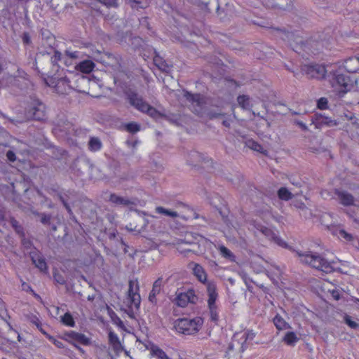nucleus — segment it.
Wrapping results in <instances>:
<instances>
[{
  "label": "nucleus",
  "instance_id": "nucleus-1",
  "mask_svg": "<svg viewBox=\"0 0 359 359\" xmlns=\"http://www.w3.org/2000/svg\"><path fill=\"white\" fill-rule=\"evenodd\" d=\"M311 122L317 129H321L323 127L341 126L350 133L353 137H359L358 119L351 111L344 112L337 119L332 118L323 114H316L312 117Z\"/></svg>",
  "mask_w": 359,
  "mask_h": 359
},
{
  "label": "nucleus",
  "instance_id": "nucleus-2",
  "mask_svg": "<svg viewBox=\"0 0 359 359\" xmlns=\"http://www.w3.org/2000/svg\"><path fill=\"white\" fill-rule=\"evenodd\" d=\"M296 254L302 263L308 264L319 271L329 273L337 270L334 261L328 262L316 252L311 251H296Z\"/></svg>",
  "mask_w": 359,
  "mask_h": 359
},
{
  "label": "nucleus",
  "instance_id": "nucleus-3",
  "mask_svg": "<svg viewBox=\"0 0 359 359\" xmlns=\"http://www.w3.org/2000/svg\"><path fill=\"white\" fill-rule=\"evenodd\" d=\"M203 323V320L200 317L194 319L181 318L175 322L174 327L179 333L190 335L197 333Z\"/></svg>",
  "mask_w": 359,
  "mask_h": 359
},
{
  "label": "nucleus",
  "instance_id": "nucleus-4",
  "mask_svg": "<svg viewBox=\"0 0 359 359\" xmlns=\"http://www.w3.org/2000/svg\"><path fill=\"white\" fill-rule=\"evenodd\" d=\"M245 335L239 334L233 335L226 351V356L228 357V359H240L241 354L245 350Z\"/></svg>",
  "mask_w": 359,
  "mask_h": 359
},
{
  "label": "nucleus",
  "instance_id": "nucleus-5",
  "mask_svg": "<svg viewBox=\"0 0 359 359\" xmlns=\"http://www.w3.org/2000/svg\"><path fill=\"white\" fill-rule=\"evenodd\" d=\"M332 198L344 207L359 206V197L355 198L348 191L341 188L333 190Z\"/></svg>",
  "mask_w": 359,
  "mask_h": 359
},
{
  "label": "nucleus",
  "instance_id": "nucleus-6",
  "mask_svg": "<svg viewBox=\"0 0 359 359\" xmlns=\"http://www.w3.org/2000/svg\"><path fill=\"white\" fill-rule=\"evenodd\" d=\"M206 286L208 296V304L210 309V318L213 321H217L219 317L215 304L217 298V287L213 282H208Z\"/></svg>",
  "mask_w": 359,
  "mask_h": 359
},
{
  "label": "nucleus",
  "instance_id": "nucleus-7",
  "mask_svg": "<svg viewBox=\"0 0 359 359\" xmlns=\"http://www.w3.org/2000/svg\"><path fill=\"white\" fill-rule=\"evenodd\" d=\"M349 78L339 72H336L333 75L331 81L332 86L338 91L339 96L347 92L346 88L349 83Z\"/></svg>",
  "mask_w": 359,
  "mask_h": 359
},
{
  "label": "nucleus",
  "instance_id": "nucleus-8",
  "mask_svg": "<svg viewBox=\"0 0 359 359\" xmlns=\"http://www.w3.org/2000/svg\"><path fill=\"white\" fill-rule=\"evenodd\" d=\"M302 71L308 78L316 79H323L327 72L325 67L320 65H304Z\"/></svg>",
  "mask_w": 359,
  "mask_h": 359
},
{
  "label": "nucleus",
  "instance_id": "nucleus-9",
  "mask_svg": "<svg viewBox=\"0 0 359 359\" xmlns=\"http://www.w3.org/2000/svg\"><path fill=\"white\" fill-rule=\"evenodd\" d=\"M198 299L197 296L192 290L186 292H180L177 294L174 299V303L180 307H185L189 303L195 304Z\"/></svg>",
  "mask_w": 359,
  "mask_h": 359
},
{
  "label": "nucleus",
  "instance_id": "nucleus-10",
  "mask_svg": "<svg viewBox=\"0 0 359 359\" xmlns=\"http://www.w3.org/2000/svg\"><path fill=\"white\" fill-rule=\"evenodd\" d=\"M129 288L128 292V299L131 304L135 308H138L141 302V297L139 294V283L137 280L129 281Z\"/></svg>",
  "mask_w": 359,
  "mask_h": 359
},
{
  "label": "nucleus",
  "instance_id": "nucleus-11",
  "mask_svg": "<svg viewBox=\"0 0 359 359\" xmlns=\"http://www.w3.org/2000/svg\"><path fill=\"white\" fill-rule=\"evenodd\" d=\"M45 105L39 100H34L29 110V116L35 120H43L46 116Z\"/></svg>",
  "mask_w": 359,
  "mask_h": 359
},
{
  "label": "nucleus",
  "instance_id": "nucleus-12",
  "mask_svg": "<svg viewBox=\"0 0 359 359\" xmlns=\"http://www.w3.org/2000/svg\"><path fill=\"white\" fill-rule=\"evenodd\" d=\"M187 100L191 103L194 112L199 114L201 109L204 104L203 97L199 94H191L186 91L184 94Z\"/></svg>",
  "mask_w": 359,
  "mask_h": 359
},
{
  "label": "nucleus",
  "instance_id": "nucleus-13",
  "mask_svg": "<svg viewBox=\"0 0 359 359\" xmlns=\"http://www.w3.org/2000/svg\"><path fill=\"white\" fill-rule=\"evenodd\" d=\"M109 201L115 205L130 206L135 205L134 200L128 197H123L116 194H111L109 197Z\"/></svg>",
  "mask_w": 359,
  "mask_h": 359
},
{
  "label": "nucleus",
  "instance_id": "nucleus-14",
  "mask_svg": "<svg viewBox=\"0 0 359 359\" xmlns=\"http://www.w3.org/2000/svg\"><path fill=\"white\" fill-rule=\"evenodd\" d=\"M128 100L132 106L142 112L144 111L145 108L147 107L148 103L144 102L141 97L138 96V95L135 93L128 94Z\"/></svg>",
  "mask_w": 359,
  "mask_h": 359
},
{
  "label": "nucleus",
  "instance_id": "nucleus-15",
  "mask_svg": "<svg viewBox=\"0 0 359 359\" xmlns=\"http://www.w3.org/2000/svg\"><path fill=\"white\" fill-rule=\"evenodd\" d=\"M31 259L34 265L41 271H45L47 269V265L45 259L42 258L39 252L34 249L29 252Z\"/></svg>",
  "mask_w": 359,
  "mask_h": 359
},
{
  "label": "nucleus",
  "instance_id": "nucleus-16",
  "mask_svg": "<svg viewBox=\"0 0 359 359\" xmlns=\"http://www.w3.org/2000/svg\"><path fill=\"white\" fill-rule=\"evenodd\" d=\"M277 32L279 33L280 37L283 40L287 41L292 46H293V42L297 45L302 43V39L300 37H296L292 32H288L278 29Z\"/></svg>",
  "mask_w": 359,
  "mask_h": 359
},
{
  "label": "nucleus",
  "instance_id": "nucleus-17",
  "mask_svg": "<svg viewBox=\"0 0 359 359\" xmlns=\"http://www.w3.org/2000/svg\"><path fill=\"white\" fill-rule=\"evenodd\" d=\"M163 280L161 278H158L153 284L152 290L149 295V300L150 302L156 304V296L160 293L161 290Z\"/></svg>",
  "mask_w": 359,
  "mask_h": 359
},
{
  "label": "nucleus",
  "instance_id": "nucleus-18",
  "mask_svg": "<svg viewBox=\"0 0 359 359\" xmlns=\"http://www.w3.org/2000/svg\"><path fill=\"white\" fill-rule=\"evenodd\" d=\"M109 342L116 353H119L123 348L117 334L112 331L109 332Z\"/></svg>",
  "mask_w": 359,
  "mask_h": 359
},
{
  "label": "nucleus",
  "instance_id": "nucleus-19",
  "mask_svg": "<svg viewBox=\"0 0 359 359\" xmlns=\"http://www.w3.org/2000/svg\"><path fill=\"white\" fill-rule=\"evenodd\" d=\"M194 266L192 268L193 273L197 279L201 282L205 283L207 280V274L204 269L198 264H191Z\"/></svg>",
  "mask_w": 359,
  "mask_h": 359
},
{
  "label": "nucleus",
  "instance_id": "nucleus-20",
  "mask_svg": "<svg viewBox=\"0 0 359 359\" xmlns=\"http://www.w3.org/2000/svg\"><path fill=\"white\" fill-rule=\"evenodd\" d=\"M344 68L348 72H355L359 69V57H351L345 61Z\"/></svg>",
  "mask_w": 359,
  "mask_h": 359
},
{
  "label": "nucleus",
  "instance_id": "nucleus-21",
  "mask_svg": "<svg viewBox=\"0 0 359 359\" xmlns=\"http://www.w3.org/2000/svg\"><path fill=\"white\" fill-rule=\"evenodd\" d=\"M94 67H95L94 62H92L91 60H83V61L79 62L76 66V69L77 70H79L80 72L85 73V74H88V73L91 72Z\"/></svg>",
  "mask_w": 359,
  "mask_h": 359
},
{
  "label": "nucleus",
  "instance_id": "nucleus-22",
  "mask_svg": "<svg viewBox=\"0 0 359 359\" xmlns=\"http://www.w3.org/2000/svg\"><path fill=\"white\" fill-rule=\"evenodd\" d=\"M302 191H296L294 194H292L291 191H290L287 188L285 187H281L278 191V196L281 200L284 201H288L291 199L294 196L302 194Z\"/></svg>",
  "mask_w": 359,
  "mask_h": 359
},
{
  "label": "nucleus",
  "instance_id": "nucleus-23",
  "mask_svg": "<svg viewBox=\"0 0 359 359\" xmlns=\"http://www.w3.org/2000/svg\"><path fill=\"white\" fill-rule=\"evenodd\" d=\"M149 350L150 351L151 355L158 359H171L164 351L156 345H151L150 348H149Z\"/></svg>",
  "mask_w": 359,
  "mask_h": 359
},
{
  "label": "nucleus",
  "instance_id": "nucleus-24",
  "mask_svg": "<svg viewBox=\"0 0 359 359\" xmlns=\"http://www.w3.org/2000/svg\"><path fill=\"white\" fill-rule=\"evenodd\" d=\"M262 232L267 236L270 240L273 241L276 243L280 246H284L285 245V242L282 241L275 233H273L271 229L268 228H262Z\"/></svg>",
  "mask_w": 359,
  "mask_h": 359
},
{
  "label": "nucleus",
  "instance_id": "nucleus-25",
  "mask_svg": "<svg viewBox=\"0 0 359 359\" xmlns=\"http://www.w3.org/2000/svg\"><path fill=\"white\" fill-rule=\"evenodd\" d=\"M154 62L155 65L161 71L165 72H169L170 67L165 62L163 59L159 55H155L154 57Z\"/></svg>",
  "mask_w": 359,
  "mask_h": 359
},
{
  "label": "nucleus",
  "instance_id": "nucleus-26",
  "mask_svg": "<svg viewBox=\"0 0 359 359\" xmlns=\"http://www.w3.org/2000/svg\"><path fill=\"white\" fill-rule=\"evenodd\" d=\"M273 323L278 330H284L290 328V325L279 315L273 318Z\"/></svg>",
  "mask_w": 359,
  "mask_h": 359
},
{
  "label": "nucleus",
  "instance_id": "nucleus-27",
  "mask_svg": "<svg viewBox=\"0 0 359 359\" xmlns=\"http://www.w3.org/2000/svg\"><path fill=\"white\" fill-rule=\"evenodd\" d=\"M245 144L248 148H250L254 151H258V152H259L261 154H264L265 155L267 154V151L264 149V148L262 147V146L261 144H259L257 142H255L253 140H248L245 142Z\"/></svg>",
  "mask_w": 359,
  "mask_h": 359
},
{
  "label": "nucleus",
  "instance_id": "nucleus-28",
  "mask_svg": "<svg viewBox=\"0 0 359 359\" xmlns=\"http://www.w3.org/2000/svg\"><path fill=\"white\" fill-rule=\"evenodd\" d=\"M125 1L133 8H144L150 3V0H125Z\"/></svg>",
  "mask_w": 359,
  "mask_h": 359
},
{
  "label": "nucleus",
  "instance_id": "nucleus-29",
  "mask_svg": "<svg viewBox=\"0 0 359 359\" xmlns=\"http://www.w3.org/2000/svg\"><path fill=\"white\" fill-rule=\"evenodd\" d=\"M88 145L91 151H97L102 148V144L98 137H92L90 138Z\"/></svg>",
  "mask_w": 359,
  "mask_h": 359
},
{
  "label": "nucleus",
  "instance_id": "nucleus-30",
  "mask_svg": "<svg viewBox=\"0 0 359 359\" xmlns=\"http://www.w3.org/2000/svg\"><path fill=\"white\" fill-rule=\"evenodd\" d=\"M155 211L158 214L163 215L166 217H171V218H176L179 216V214L177 212L166 209L161 206H158L156 208Z\"/></svg>",
  "mask_w": 359,
  "mask_h": 359
},
{
  "label": "nucleus",
  "instance_id": "nucleus-31",
  "mask_svg": "<svg viewBox=\"0 0 359 359\" xmlns=\"http://www.w3.org/2000/svg\"><path fill=\"white\" fill-rule=\"evenodd\" d=\"M298 340L299 338L293 332H287L283 339V341L289 346H294Z\"/></svg>",
  "mask_w": 359,
  "mask_h": 359
},
{
  "label": "nucleus",
  "instance_id": "nucleus-32",
  "mask_svg": "<svg viewBox=\"0 0 359 359\" xmlns=\"http://www.w3.org/2000/svg\"><path fill=\"white\" fill-rule=\"evenodd\" d=\"M237 102L243 109H248L251 107L250 98L248 95H239L237 97Z\"/></svg>",
  "mask_w": 359,
  "mask_h": 359
},
{
  "label": "nucleus",
  "instance_id": "nucleus-33",
  "mask_svg": "<svg viewBox=\"0 0 359 359\" xmlns=\"http://www.w3.org/2000/svg\"><path fill=\"white\" fill-rule=\"evenodd\" d=\"M332 233L340 238H342L345 239L346 241H350L353 239V236L350 233H348L344 230L337 227L332 228Z\"/></svg>",
  "mask_w": 359,
  "mask_h": 359
},
{
  "label": "nucleus",
  "instance_id": "nucleus-34",
  "mask_svg": "<svg viewBox=\"0 0 359 359\" xmlns=\"http://www.w3.org/2000/svg\"><path fill=\"white\" fill-rule=\"evenodd\" d=\"M69 336L75 339L76 341L81 343L82 344H84V345H88L90 344V339L86 337L84 334H81V333H77V332H72L70 334H69Z\"/></svg>",
  "mask_w": 359,
  "mask_h": 359
},
{
  "label": "nucleus",
  "instance_id": "nucleus-35",
  "mask_svg": "<svg viewBox=\"0 0 359 359\" xmlns=\"http://www.w3.org/2000/svg\"><path fill=\"white\" fill-rule=\"evenodd\" d=\"M108 314L109 315L111 320L117 325L119 327H123L124 324L123 322L120 319L119 317L117 316V315L115 313V312L110 309L109 306H107Z\"/></svg>",
  "mask_w": 359,
  "mask_h": 359
},
{
  "label": "nucleus",
  "instance_id": "nucleus-36",
  "mask_svg": "<svg viewBox=\"0 0 359 359\" xmlns=\"http://www.w3.org/2000/svg\"><path fill=\"white\" fill-rule=\"evenodd\" d=\"M347 103L350 104H359V91L351 92L347 94Z\"/></svg>",
  "mask_w": 359,
  "mask_h": 359
},
{
  "label": "nucleus",
  "instance_id": "nucleus-37",
  "mask_svg": "<svg viewBox=\"0 0 359 359\" xmlns=\"http://www.w3.org/2000/svg\"><path fill=\"white\" fill-rule=\"evenodd\" d=\"M218 249H219V252L222 257H224L226 259H229L231 261L234 260V258H235L234 255L227 248H226L224 245H220L218 248Z\"/></svg>",
  "mask_w": 359,
  "mask_h": 359
},
{
  "label": "nucleus",
  "instance_id": "nucleus-38",
  "mask_svg": "<svg viewBox=\"0 0 359 359\" xmlns=\"http://www.w3.org/2000/svg\"><path fill=\"white\" fill-rule=\"evenodd\" d=\"M144 112H146L151 117L154 118H158L163 116V114L161 113L158 111L155 108L150 106L149 104L147 105V107L145 108V111Z\"/></svg>",
  "mask_w": 359,
  "mask_h": 359
},
{
  "label": "nucleus",
  "instance_id": "nucleus-39",
  "mask_svg": "<svg viewBox=\"0 0 359 359\" xmlns=\"http://www.w3.org/2000/svg\"><path fill=\"white\" fill-rule=\"evenodd\" d=\"M36 215L39 217L40 222L46 226H50L51 224L52 216L45 213H36Z\"/></svg>",
  "mask_w": 359,
  "mask_h": 359
},
{
  "label": "nucleus",
  "instance_id": "nucleus-40",
  "mask_svg": "<svg viewBox=\"0 0 359 359\" xmlns=\"http://www.w3.org/2000/svg\"><path fill=\"white\" fill-rule=\"evenodd\" d=\"M11 224L12 227L15 229L16 233L19 234L21 237L24 236L23 228L19 224L18 222L14 218L11 219Z\"/></svg>",
  "mask_w": 359,
  "mask_h": 359
},
{
  "label": "nucleus",
  "instance_id": "nucleus-41",
  "mask_svg": "<svg viewBox=\"0 0 359 359\" xmlns=\"http://www.w3.org/2000/svg\"><path fill=\"white\" fill-rule=\"evenodd\" d=\"M62 321L64 324L73 327L74 325V321L72 318V316L68 313H66L62 317Z\"/></svg>",
  "mask_w": 359,
  "mask_h": 359
},
{
  "label": "nucleus",
  "instance_id": "nucleus-42",
  "mask_svg": "<svg viewBox=\"0 0 359 359\" xmlns=\"http://www.w3.org/2000/svg\"><path fill=\"white\" fill-rule=\"evenodd\" d=\"M275 6L285 10L290 6V0H276Z\"/></svg>",
  "mask_w": 359,
  "mask_h": 359
},
{
  "label": "nucleus",
  "instance_id": "nucleus-43",
  "mask_svg": "<svg viewBox=\"0 0 359 359\" xmlns=\"http://www.w3.org/2000/svg\"><path fill=\"white\" fill-rule=\"evenodd\" d=\"M344 319L345 323L350 327L353 328V329L359 328V324L353 321L349 316L345 315Z\"/></svg>",
  "mask_w": 359,
  "mask_h": 359
},
{
  "label": "nucleus",
  "instance_id": "nucleus-44",
  "mask_svg": "<svg viewBox=\"0 0 359 359\" xmlns=\"http://www.w3.org/2000/svg\"><path fill=\"white\" fill-rule=\"evenodd\" d=\"M126 129L130 133H136L140 130V127L135 123H129L126 125Z\"/></svg>",
  "mask_w": 359,
  "mask_h": 359
},
{
  "label": "nucleus",
  "instance_id": "nucleus-45",
  "mask_svg": "<svg viewBox=\"0 0 359 359\" xmlns=\"http://www.w3.org/2000/svg\"><path fill=\"white\" fill-rule=\"evenodd\" d=\"M327 100L325 97H321L318 101V107L320 109H324L327 107Z\"/></svg>",
  "mask_w": 359,
  "mask_h": 359
},
{
  "label": "nucleus",
  "instance_id": "nucleus-46",
  "mask_svg": "<svg viewBox=\"0 0 359 359\" xmlns=\"http://www.w3.org/2000/svg\"><path fill=\"white\" fill-rule=\"evenodd\" d=\"M101 4L107 6V7L116 6V0H97Z\"/></svg>",
  "mask_w": 359,
  "mask_h": 359
},
{
  "label": "nucleus",
  "instance_id": "nucleus-47",
  "mask_svg": "<svg viewBox=\"0 0 359 359\" xmlns=\"http://www.w3.org/2000/svg\"><path fill=\"white\" fill-rule=\"evenodd\" d=\"M1 323V324L6 325L9 328V330L11 333H13L14 334H18V340L19 341H21L22 338H21L20 335L19 334H18L15 330H13V328L11 327V325L8 323H7L6 321H5L4 320H2Z\"/></svg>",
  "mask_w": 359,
  "mask_h": 359
},
{
  "label": "nucleus",
  "instance_id": "nucleus-48",
  "mask_svg": "<svg viewBox=\"0 0 359 359\" xmlns=\"http://www.w3.org/2000/svg\"><path fill=\"white\" fill-rule=\"evenodd\" d=\"M22 244L26 250L31 249L32 246L31 241L28 239H26L25 236L22 237Z\"/></svg>",
  "mask_w": 359,
  "mask_h": 359
},
{
  "label": "nucleus",
  "instance_id": "nucleus-49",
  "mask_svg": "<svg viewBox=\"0 0 359 359\" xmlns=\"http://www.w3.org/2000/svg\"><path fill=\"white\" fill-rule=\"evenodd\" d=\"M208 118L210 119H214V118H222L224 116V114H221V113H216V112H213V111H210L208 114Z\"/></svg>",
  "mask_w": 359,
  "mask_h": 359
},
{
  "label": "nucleus",
  "instance_id": "nucleus-50",
  "mask_svg": "<svg viewBox=\"0 0 359 359\" xmlns=\"http://www.w3.org/2000/svg\"><path fill=\"white\" fill-rule=\"evenodd\" d=\"M293 205L297 208L302 210L306 209V205L302 201H294Z\"/></svg>",
  "mask_w": 359,
  "mask_h": 359
},
{
  "label": "nucleus",
  "instance_id": "nucleus-51",
  "mask_svg": "<svg viewBox=\"0 0 359 359\" xmlns=\"http://www.w3.org/2000/svg\"><path fill=\"white\" fill-rule=\"evenodd\" d=\"M65 55L71 59H76L79 57V53L76 51L66 50Z\"/></svg>",
  "mask_w": 359,
  "mask_h": 359
},
{
  "label": "nucleus",
  "instance_id": "nucleus-52",
  "mask_svg": "<svg viewBox=\"0 0 359 359\" xmlns=\"http://www.w3.org/2000/svg\"><path fill=\"white\" fill-rule=\"evenodd\" d=\"M54 278L57 283H58L61 285H63L65 283V280L64 278L59 273H55Z\"/></svg>",
  "mask_w": 359,
  "mask_h": 359
},
{
  "label": "nucleus",
  "instance_id": "nucleus-53",
  "mask_svg": "<svg viewBox=\"0 0 359 359\" xmlns=\"http://www.w3.org/2000/svg\"><path fill=\"white\" fill-rule=\"evenodd\" d=\"M321 196L325 199L332 198V196L333 195L332 192H329L328 191L324 190L320 192Z\"/></svg>",
  "mask_w": 359,
  "mask_h": 359
},
{
  "label": "nucleus",
  "instance_id": "nucleus-54",
  "mask_svg": "<svg viewBox=\"0 0 359 359\" xmlns=\"http://www.w3.org/2000/svg\"><path fill=\"white\" fill-rule=\"evenodd\" d=\"M332 298L335 300H339L341 298L340 292L337 290H333L330 291Z\"/></svg>",
  "mask_w": 359,
  "mask_h": 359
},
{
  "label": "nucleus",
  "instance_id": "nucleus-55",
  "mask_svg": "<svg viewBox=\"0 0 359 359\" xmlns=\"http://www.w3.org/2000/svg\"><path fill=\"white\" fill-rule=\"evenodd\" d=\"M239 334L241 335H245V342L246 341L247 339H252L255 337V333H253L252 332H245V333H238Z\"/></svg>",
  "mask_w": 359,
  "mask_h": 359
},
{
  "label": "nucleus",
  "instance_id": "nucleus-56",
  "mask_svg": "<svg viewBox=\"0 0 359 359\" xmlns=\"http://www.w3.org/2000/svg\"><path fill=\"white\" fill-rule=\"evenodd\" d=\"M6 156L8 158V159L11 161V162H14L15 160H16V157H15V154L13 151H8L7 153H6Z\"/></svg>",
  "mask_w": 359,
  "mask_h": 359
},
{
  "label": "nucleus",
  "instance_id": "nucleus-57",
  "mask_svg": "<svg viewBox=\"0 0 359 359\" xmlns=\"http://www.w3.org/2000/svg\"><path fill=\"white\" fill-rule=\"evenodd\" d=\"M22 41L25 44H29L31 43V39L27 33H24L22 36Z\"/></svg>",
  "mask_w": 359,
  "mask_h": 359
},
{
  "label": "nucleus",
  "instance_id": "nucleus-58",
  "mask_svg": "<svg viewBox=\"0 0 359 359\" xmlns=\"http://www.w3.org/2000/svg\"><path fill=\"white\" fill-rule=\"evenodd\" d=\"M294 123L299 126L302 130H304V131H307L308 130V128L307 126L302 121H295Z\"/></svg>",
  "mask_w": 359,
  "mask_h": 359
},
{
  "label": "nucleus",
  "instance_id": "nucleus-59",
  "mask_svg": "<svg viewBox=\"0 0 359 359\" xmlns=\"http://www.w3.org/2000/svg\"><path fill=\"white\" fill-rule=\"evenodd\" d=\"M53 344L57 347V348H64V344L62 343V341H60V340H56L55 339H53Z\"/></svg>",
  "mask_w": 359,
  "mask_h": 359
},
{
  "label": "nucleus",
  "instance_id": "nucleus-60",
  "mask_svg": "<svg viewBox=\"0 0 359 359\" xmlns=\"http://www.w3.org/2000/svg\"><path fill=\"white\" fill-rule=\"evenodd\" d=\"M222 124L226 128H230L231 126V120L229 118H226L222 121Z\"/></svg>",
  "mask_w": 359,
  "mask_h": 359
},
{
  "label": "nucleus",
  "instance_id": "nucleus-61",
  "mask_svg": "<svg viewBox=\"0 0 359 359\" xmlns=\"http://www.w3.org/2000/svg\"><path fill=\"white\" fill-rule=\"evenodd\" d=\"M57 196L63 205H65V203H67L66 200L64 198L63 196L61 194H58Z\"/></svg>",
  "mask_w": 359,
  "mask_h": 359
},
{
  "label": "nucleus",
  "instance_id": "nucleus-62",
  "mask_svg": "<svg viewBox=\"0 0 359 359\" xmlns=\"http://www.w3.org/2000/svg\"><path fill=\"white\" fill-rule=\"evenodd\" d=\"M64 206L65 207L66 210L68 211L69 213H72V209L70 208L69 205L67 204V203H65Z\"/></svg>",
  "mask_w": 359,
  "mask_h": 359
},
{
  "label": "nucleus",
  "instance_id": "nucleus-63",
  "mask_svg": "<svg viewBox=\"0 0 359 359\" xmlns=\"http://www.w3.org/2000/svg\"><path fill=\"white\" fill-rule=\"evenodd\" d=\"M293 185L295 187L300 188L302 187V182L300 181L296 182H292Z\"/></svg>",
  "mask_w": 359,
  "mask_h": 359
},
{
  "label": "nucleus",
  "instance_id": "nucleus-64",
  "mask_svg": "<svg viewBox=\"0 0 359 359\" xmlns=\"http://www.w3.org/2000/svg\"><path fill=\"white\" fill-rule=\"evenodd\" d=\"M126 228H127V229H128V230H129V231H140V229H139V228L137 227V226H135L134 227V229L129 228V227H128V226H127Z\"/></svg>",
  "mask_w": 359,
  "mask_h": 359
}]
</instances>
